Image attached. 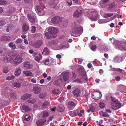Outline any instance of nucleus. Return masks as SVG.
Returning <instances> with one entry per match:
<instances>
[{
    "mask_svg": "<svg viewBox=\"0 0 126 126\" xmlns=\"http://www.w3.org/2000/svg\"><path fill=\"white\" fill-rule=\"evenodd\" d=\"M48 32L45 33V35L47 39H50L55 37L57 35L56 33L58 31L56 28L51 27L47 30Z\"/></svg>",
    "mask_w": 126,
    "mask_h": 126,
    "instance_id": "nucleus-1",
    "label": "nucleus"
},
{
    "mask_svg": "<svg viewBox=\"0 0 126 126\" xmlns=\"http://www.w3.org/2000/svg\"><path fill=\"white\" fill-rule=\"evenodd\" d=\"M82 31L83 29L81 27L74 28L71 31V35L73 36H77L81 34Z\"/></svg>",
    "mask_w": 126,
    "mask_h": 126,
    "instance_id": "nucleus-2",
    "label": "nucleus"
},
{
    "mask_svg": "<svg viewBox=\"0 0 126 126\" xmlns=\"http://www.w3.org/2000/svg\"><path fill=\"white\" fill-rule=\"evenodd\" d=\"M110 98L111 99V105L112 108L114 110L119 108L121 106L118 100L110 96Z\"/></svg>",
    "mask_w": 126,
    "mask_h": 126,
    "instance_id": "nucleus-3",
    "label": "nucleus"
},
{
    "mask_svg": "<svg viewBox=\"0 0 126 126\" xmlns=\"http://www.w3.org/2000/svg\"><path fill=\"white\" fill-rule=\"evenodd\" d=\"M89 14V18L92 21L96 20L98 18V13L95 11H92Z\"/></svg>",
    "mask_w": 126,
    "mask_h": 126,
    "instance_id": "nucleus-4",
    "label": "nucleus"
},
{
    "mask_svg": "<svg viewBox=\"0 0 126 126\" xmlns=\"http://www.w3.org/2000/svg\"><path fill=\"white\" fill-rule=\"evenodd\" d=\"M44 6H36L35 9L39 15L42 16L45 14V11L44 10Z\"/></svg>",
    "mask_w": 126,
    "mask_h": 126,
    "instance_id": "nucleus-5",
    "label": "nucleus"
},
{
    "mask_svg": "<svg viewBox=\"0 0 126 126\" xmlns=\"http://www.w3.org/2000/svg\"><path fill=\"white\" fill-rule=\"evenodd\" d=\"M101 97V94L100 93L97 92H93L91 95L92 98L94 99H100Z\"/></svg>",
    "mask_w": 126,
    "mask_h": 126,
    "instance_id": "nucleus-6",
    "label": "nucleus"
},
{
    "mask_svg": "<svg viewBox=\"0 0 126 126\" xmlns=\"http://www.w3.org/2000/svg\"><path fill=\"white\" fill-rule=\"evenodd\" d=\"M62 21V18L59 16H55L51 19V21L53 24H58L61 22Z\"/></svg>",
    "mask_w": 126,
    "mask_h": 126,
    "instance_id": "nucleus-7",
    "label": "nucleus"
},
{
    "mask_svg": "<svg viewBox=\"0 0 126 126\" xmlns=\"http://www.w3.org/2000/svg\"><path fill=\"white\" fill-rule=\"evenodd\" d=\"M43 43V41L42 40H38L33 43V46L35 48H39Z\"/></svg>",
    "mask_w": 126,
    "mask_h": 126,
    "instance_id": "nucleus-8",
    "label": "nucleus"
},
{
    "mask_svg": "<svg viewBox=\"0 0 126 126\" xmlns=\"http://www.w3.org/2000/svg\"><path fill=\"white\" fill-rule=\"evenodd\" d=\"M116 47L120 48H122L123 50H126V42H119L116 45Z\"/></svg>",
    "mask_w": 126,
    "mask_h": 126,
    "instance_id": "nucleus-9",
    "label": "nucleus"
},
{
    "mask_svg": "<svg viewBox=\"0 0 126 126\" xmlns=\"http://www.w3.org/2000/svg\"><path fill=\"white\" fill-rule=\"evenodd\" d=\"M69 74L68 73L66 72L64 73L63 75H62L60 78L61 79L64 81H66L68 79Z\"/></svg>",
    "mask_w": 126,
    "mask_h": 126,
    "instance_id": "nucleus-10",
    "label": "nucleus"
},
{
    "mask_svg": "<svg viewBox=\"0 0 126 126\" xmlns=\"http://www.w3.org/2000/svg\"><path fill=\"white\" fill-rule=\"evenodd\" d=\"M41 88L38 86L34 87L32 89L33 92L35 94H38L41 91Z\"/></svg>",
    "mask_w": 126,
    "mask_h": 126,
    "instance_id": "nucleus-11",
    "label": "nucleus"
},
{
    "mask_svg": "<svg viewBox=\"0 0 126 126\" xmlns=\"http://www.w3.org/2000/svg\"><path fill=\"white\" fill-rule=\"evenodd\" d=\"M46 121V119H41L36 122V124L38 126H41L44 125Z\"/></svg>",
    "mask_w": 126,
    "mask_h": 126,
    "instance_id": "nucleus-12",
    "label": "nucleus"
},
{
    "mask_svg": "<svg viewBox=\"0 0 126 126\" xmlns=\"http://www.w3.org/2000/svg\"><path fill=\"white\" fill-rule=\"evenodd\" d=\"M22 60V58L21 57H17L14 60V62L16 65H17L21 62Z\"/></svg>",
    "mask_w": 126,
    "mask_h": 126,
    "instance_id": "nucleus-13",
    "label": "nucleus"
},
{
    "mask_svg": "<svg viewBox=\"0 0 126 126\" xmlns=\"http://www.w3.org/2000/svg\"><path fill=\"white\" fill-rule=\"evenodd\" d=\"M81 14V11L80 10H78L76 11L74 14L73 16L75 18H77L80 16Z\"/></svg>",
    "mask_w": 126,
    "mask_h": 126,
    "instance_id": "nucleus-14",
    "label": "nucleus"
},
{
    "mask_svg": "<svg viewBox=\"0 0 126 126\" xmlns=\"http://www.w3.org/2000/svg\"><path fill=\"white\" fill-rule=\"evenodd\" d=\"M32 95L31 94H24L23 96L21 97V99L22 100H26L28 98L31 97Z\"/></svg>",
    "mask_w": 126,
    "mask_h": 126,
    "instance_id": "nucleus-15",
    "label": "nucleus"
},
{
    "mask_svg": "<svg viewBox=\"0 0 126 126\" xmlns=\"http://www.w3.org/2000/svg\"><path fill=\"white\" fill-rule=\"evenodd\" d=\"M80 92V90L79 89H77L74 90L73 92V94L75 96H78L79 95V94Z\"/></svg>",
    "mask_w": 126,
    "mask_h": 126,
    "instance_id": "nucleus-16",
    "label": "nucleus"
},
{
    "mask_svg": "<svg viewBox=\"0 0 126 126\" xmlns=\"http://www.w3.org/2000/svg\"><path fill=\"white\" fill-rule=\"evenodd\" d=\"M27 15L28 20L31 22L32 23H33L35 21V18L33 16H31L30 14H28Z\"/></svg>",
    "mask_w": 126,
    "mask_h": 126,
    "instance_id": "nucleus-17",
    "label": "nucleus"
},
{
    "mask_svg": "<svg viewBox=\"0 0 126 126\" xmlns=\"http://www.w3.org/2000/svg\"><path fill=\"white\" fill-rule=\"evenodd\" d=\"M62 80L60 78V79H57L55 81H54L53 83L54 85L57 86H58L62 83Z\"/></svg>",
    "mask_w": 126,
    "mask_h": 126,
    "instance_id": "nucleus-18",
    "label": "nucleus"
},
{
    "mask_svg": "<svg viewBox=\"0 0 126 126\" xmlns=\"http://www.w3.org/2000/svg\"><path fill=\"white\" fill-rule=\"evenodd\" d=\"M17 95V94L15 91H11L10 94V96L11 97L15 98Z\"/></svg>",
    "mask_w": 126,
    "mask_h": 126,
    "instance_id": "nucleus-19",
    "label": "nucleus"
},
{
    "mask_svg": "<svg viewBox=\"0 0 126 126\" xmlns=\"http://www.w3.org/2000/svg\"><path fill=\"white\" fill-rule=\"evenodd\" d=\"M10 39V37L9 36H3L1 38V40L2 41H9Z\"/></svg>",
    "mask_w": 126,
    "mask_h": 126,
    "instance_id": "nucleus-20",
    "label": "nucleus"
},
{
    "mask_svg": "<svg viewBox=\"0 0 126 126\" xmlns=\"http://www.w3.org/2000/svg\"><path fill=\"white\" fill-rule=\"evenodd\" d=\"M21 72V69L20 68H18L16 69V70L15 74L16 76H19Z\"/></svg>",
    "mask_w": 126,
    "mask_h": 126,
    "instance_id": "nucleus-21",
    "label": "nucleus"
},
{
    "mask_svg": "<svg viewBox=\"0 0 126 126\" xmlns=\"http://www.w3.org/2000/svg\"><path fill=\"white\" fill-rule=\"evenodd\" d=\"M23 73L27 76H32L33 75L31 72L28 71H23Z\"/></svg>",
    "mask_w": 126,
    "mask_h": 126,
    "instance_id": "nucleus-22",
    "label": "nucleus"
},
{
    "mask_svg": "<svg viewBox=\"0 0 126 126\" xmlns=\"http://www.w3.org/2000/svg\"><path fill=\"white\" fill-rule=\"evenodd\" d=\"M50 52V51L46 47L44 49L42 53L44 54V55L48 54Z\"/></svg>",
    "mask_w": 126,
    "mask_h": 126,
    "instance_id": "nucleus-23",
    "label": "nucleus"
},
{
    "mask_svg": "<svg viewBox=\"0 0 126 126\" xmlns=\"http://www.w3.org/2000/svg\"><path fill=\"white\" fill-rule=\"evenodd\" d=\"M13 86L16 88H19L20 87L21 85L20 83L17 82H14L12 83Z\"/></svg>",
    "mask_w": 126,
    "mask_h": 126,
    "instance_id": "nucleus-24",
    "label": "nucleus"
},
{
    "mask_svg": "<svg viewBox=\"0 0 126 126\" xmlns=\"http://www.w3.org/2000/svg\"><path fill=\"white\" fill-rule=\"evenodd\" d=\"M27 102L28 103L31 104L34 103L36 101V100L34 98H31L27 100Z\"/></svg>",
    "mask_w": 126,
    "mask_h": 126,
    "instance_id": "nucleus-25",
    "label": "nucleus"
},
{
    "mask_svg": "<svg viewBox=\"0 0 126 126\" xmlns=\"http://www.w3.org/2000/svg\"><path fill=\"white\" fill-rule=\"evenodd\" d=\"M65 108L63 105H60L58 106V110L59 111L63 112Z\"/></svg>",
    "mask_w": 126,
    "mask_h": 126,
    "instance_id": "nucleus-26",
    "label": "nucleus"
},
{
    "mask_svg": "<svg viewBox=\"0 0 126 126\" xmlns=\"http://www.w3.org/2000/svg\"><path fill=\"white\" fill-rule=\"evenodd\" d=\"M49 105V103L47 101H45L43 103L42 106L45 108L48 107Z\"/></svg>",
    "mask_w": 126,
    "mask_h": 126,
    "instance_id": "nucleus-27",
    "label": "nucleus"
},
{
    "mask_svg": "<svg viewBox=\"0 0 126 126\" xmlns=\"http://www.w3.org/2000/svg\"><path fill=\"white\" fill-rule=\"evenodd\" d=\"M49 113L47 111H44L43 112V117L44 118L47 117L49 116Z\"/></svg>",
    "mask_w": 126,
    "mask_h": 126,
    "instance_id": "nucleus-28",
    "label": "nucleus"
},
{
    "mask_svg": "<svg viewBox=\"0 0 126 126\" xmlns=\"http://www.w3.org/2000/svg\"><path fill=\"white\" fill-rule=\"evenodd\" d=\"M23 31L24 32H26L29 29V27L27 26H26L25 24L23 25L22 27Z\"/></svg>",
    "mask_w": 126,
    "mask_h": 126,
    "instance_id": "nucleus-29",
    "label": "nucleus"
},
{
    "mask_svg": "<svg viewBox=\"0 0 126 126\" xmlns=\"http://www.w3.org/2000/svg\"><path fill=\"white\" fill-rule=\"evenodd\" d=\"M24 66L27 69H29L31 68L30 63L28 62L24 63Z\"/></svg>",
    "mask_w": 126,
    "mask_h": 126,
    "instance_id": "nucleus-30",
    "label": "nucleus"
},
{
    "mask_svg": "<svg viewBox=\"0 0 126 126\" xmlns=\"http://www.w3.org/2000/svg\"><path fill=\"white\" fill-rule=\"evenodd\" d=\"M9 47L11 48L13 50L15 49L16 48V46L15 45H13L12 42H10L9 44Z\"/></svg>",
    "mask_w": 126,
    "mask_h": 126,
    "instance_id": "nucleus-31",
    "label": "nucleus"
},
{
    "mask_svg": "<svg viewBox=\"0 0 126 126\" xmlns=\"http://www.w3.org/2000/svg\"><path fill=\"white\" fill-rule=\"evenodd\" d=\"M59 92V90L58 89L55 88L52 90V94L55 95L57 94Z\"/></svg>",
    "mask_w": 126,
    "mask_h": 126,
    "instance_id": "nucleus-32",
    "label": "nucleus"
},
{
    "mask_svg": "<svg viewBox=\"0 0 126 126\" xmlns=\"http://www.w3.org/2000/svg\"><path fill=\"white\" fill-rule=\"evenodd\" d=\"M121 59V58L120 57L116 56L114 58V62L115 63L119 62H120Z\"/></svg>",
    "mask_w": 126,
    "mask_h": 126,
    "instance_id": "nucleus-33",
    "label": "nucleus"
},
{
    "mask_svg": "<svg viewBox=\"0 0 126 126\" xmlns=\"http://www.w3.org/2000/svg\"><path fill=\"white\" fill-rule=\"evenodd\" d=\"M49 4L53 6L54 5V6H53L54 8L56 7L57 5V4L55 3V1L54 0L50 1L49 2Z\"/></svg>",
    "mask_w": 126,
    "mask_h": 126,
    "instance_id": "nucleus-34",
    "label": "nucleus"
},
{
    "mask_svg": "<svg viewBox=\"0 0 126 126\" xmlns=\"http://www.w3.org/2000/svg\"><path fill=\"white\" fill-rule=\"evenodd\" d=\"M22 109L23 110H24L25 111H28L29 110V107L28 106L23 105L22 106Z\"/></svg>",
    "mask_w": 126,
    "mask_h": 126,
    "instance_id": "nucleus-35",
    "label": "nucleus"
},
{
    "mask_svg": "<svg viewBox=\"0 0 126 126\" xmlns=\"http://www.w3.org/2000/svg\"><path fill=\"white\" fill-rule=\"evenodd\" d=\"M46 95V94L44 93H40L39 94V97L41 99L45 98Z\"/></svg>",
    "mask_w": 126,
    "mask_h": 126,
    "instance_id": "nucleus-36",
    "label": "nucleus"
},
{
    "mask_svg": "<svg viewBox=\"0 0 126 126\" xmlns=\"http://www.w3.org/2000/svg\"><path fill=\"white\" fill-rule=\"evenodd\" d=\"M108 21H107L106 19H100L98 21V22L99 24H102L105 23L106 22H107Z\"/></svg>",
    "mask_w": 126,
    "mask_h": 126,
    "instance_id": "nucleus-37",
    "label": "nucleus"
},
{
    "mask_svg": "<svg viewBox=\"0 0 126 126\" xmlns=\"http://www.w3.org/2000/svg\"><path fill=\"white\" fill-rule=\"evenodd\" d=\"M68 25L67 22L66 21H65L62 22L61 24V26L62 27H65Z\"/></svg>",
    "mask_w": 126,
    "mask_h": 126,
    "instance_id": "nucleus-38",
    "label": "nucleus"
},
{
    "mask_svg": "<svg viewBox=\"0 0 126 126\" xmlns=\"http://www.w3.org/2000/svg\"><path fill=\"white\" fill-rule=\"evenodd\" d=\"M22 41L20 39H18L15 41V43L16 44H21L22 43Z\"/></svg>",
    "mask_w": 126,
    "mask_h": 126,
    "instance_id": "nucleus-39",
    "label": "nucleus"
},
{
    "mask_svg": "<svg viewBox=\"0 0 126 126\" xmlns=\"http://www.w3.org/2000/svg\"><path fill=\"white\" fill-rule=\"evenodd\" d=\"M49 62V59H47L44 60L43 61V63L44 64L47 65H48Z\"/></svg>",
    "mask_w": 126,
    "mask_h": 126,
    "instance_id": "nucleus-40",
    "label": "nucleus"
},
{
    "mask_svg": "<svg viewBox=\"0 0 126 126\" xmlns=\"http://www.w3.org/2000/svg\"><path fill=\"white\" fill-rule=\"evenodd\" d=\"M14 78L15 76L13 75H12L7 77L6 78V79L8 80H10L14 79Z\"/></svg>",
    "mask_w": 126,
    "mask_h": 126,
    "instance_id": "nucleus-41",
    "label": "nucleus"
},
{
    "mask_svg": "<svg viewBox=\"0 0 126 126\" xmlns=\"http://www.w3.org/2000/svg\"><path fill=\"white\" fill-rule=\"evenodd\" d=\"M76 112L74 111H72L70 114V116L72 117H74L76 116Z\"/></svg>",
    "mask_w": 126,
    "mask_h": 126,
    "instance_id": "nucleus-42",
    "label": "nucleus"
},
{
    "mask_svg": "<svg viewBox=\"0 0 126 126\" xmlns=\"http://www.w3.org/2000/svg\"><path fill=\"white\" fill-rule=\"evenodd\" d=\"M100 115H102L103 117H109V115L108 114L104 112L103 113L102 115L101 114V113L100 112H99Z\"/></svg>",
    "mask_w": 126,
    "mask_h": 126,
    "instance_id": "nucleus-43",
    "label": "nucleus"
},
{
    "mask_svg": "<svg viewBox=\"0 0 126 126\" xmlns=\"http://www.w3.org/2000/svg\"><path fill=\"white\" fill-rule=\"evenodd\" d=\"M30 116L28 115H26L25 116V119L26 121H29L30 119Z\"/></svg>",
    "mask_w": 126,
    "mask_h": 126,
    "instance_id": "nucleus-44",
    "label": "nucleus"
},
{
    "mask_svg": "<svg viewBox=\"0 0 126 126\" xmlns=\"http://www.w3.org/2000/svg\"><path fill=\"white\" fill-rule=\"evenodd\" d=\"M36 2H38L39 3V6H44L43 4L42 3V0H36Z\"/></svg>",
    "mask_w": 126,
    "mask_h": 126,
    "instance_id": "nucleus-45",
    "label": "nucleus"
},
{
    "mask_svg": "<svg viewBox=\"0 0 126 126\" xmlns=\"http://www.w3.org/2000/svg\"><path fill=\"white\" fill-rule=\"evenodd\" d=\"M109 0H102L101 1L100 3L101 4H104L105 3H107Z\"/></svg>",
    "mask_w": 126,
    "mask_h": 126,
    "instance_id": "nucleus-46",
    "label": "nucleus"
},
{
    "mask_svg": "<svg viewBox=\"0 0 126 126\" xmlns=\"http://www.w3.org/2000/svg\"><path fill=\"white\" fill-rule=\"evenodd\" d=\"M10 60V59L9 58L7 57H5L3 58V61L7 63Z\"/></svg>",
    "mask_w": 126,
    "mask_h": 126,
    "instance_id": "nucleus-47",
    "label": "nucleus"
},
{
    "mask_svg": "<svg viewBox=\"0 0 126 126\" xmlns=\"http://www.w3.org/2000/svg\"><path fill=\"white\" fill-rule=\"evenodd\" d=\"M99 106L101 108H104L105 106L104 103L102 102H101L99 104Z\"/></svg>",
    "mask_w": 126,
    "mask_h": 126,
    "instance_id": "nucleus-48",
    "label": "nucleus"
},
{
    "mask_svg": "<svg viewBox=\"0 0 126 126\" xmlns=\"http://www.w3.org/2000/svg\"><path fill=\"white\" fill-rule=\"evenodd\" d=\"M68 105L71 106H73L75 105V104L73 102H68Z\"/></svg>",
    "mask_w": 126,
    "mask_h": 126,
    "instance_id": "nucleus-49",
    "label": "nucleus"
},
{
    "mask_svg": "<svg viewBox=\"0 0 126 126\" xmlns=\"http://www.w3.org/2000/svg\"><path fill=\"white\" fill-rule=\"evenodd\" d=\"M3 72L4 73H7L8 71V70L7 67H4L3 68Z\"/></svg>",
    "mask_w": 126,
    "mask_h": 126,
    "instance_id": "nucleus-50",
    "label": "nucleus"
},
{
    "mask_svg": "<svg viewBox=\"0 0 126 126\" xmlns=\"http://www.w3.org/2000/svg\"><path fill=\"white\" fill-rule=\"evenodd\" d=\"M36 28L34 26L32 27V28L31 29V31L33 33H34L35 32Z\"/></svg>",
    "mask_w": 126,
    "mask_h": 126,
    "instance_id": "nucleus-51",
    "label": "nucleus"
},
{
    "mask_svg": "<svg viewBox=\"0 0 126 126\" xmlns=\"http://www.w3.org/2000/svg\"><path fill=\"white\" fill-rule=\"evenodd\" d=\"M6 23L5 21L0 20V26H2Z\"/></svg>",
    "mask_w": 126,
    "mask_h": 126,
    "instance_id": "nucleus-52",
    "label": "nucleus"
},
{
    "mask_svg": "<svg viewBox=\"0 0 126 126\" xmlns=\"http://www.w3.org/2000/svg\"><path fill=\"white\" fill-rule=\"evenodd\" d=\"M74 81L76 82H77L79 83H82L81 80L79 79H78L74 80Z\"/></svg>",
    "mask_w": 126,
    "mask_h": 126,
    "instance_id": "nucleus-53",
    "label": "nucleus"
},
{
    "mask_svg": "<svg viewBox=\"0 0 126 126\" xmlns=\"http://www.w3.org/2000/svg\"><path fill=\"white\" fill-rule=\"evenodd\" d=\"M90 109L91 111L92 112H94L95 110L94 107L93 106H91V107Z\"/></svg>",
    "mask_w": 126,
    "mask_h": 126,
    "instance_id": "nucleus-54",
    "label": "nucleus"
},
{
    "mask_svg": "<svg viewBox=\"0 0 126 126\" xmlns=\"http://www.w3.org/2000/svg\"><path fill=\"white\" fill-rule=\"evenodd\" d=\"M96 48V47L95 46H92L91 48V49L93 51H94Z\"/></svg>",
    "mask_w": 126,
    "mask_h": 126,
    "instance_id": "nucleus-55",
    "label": "nucleus"
},
{
    "mask_svg": "<svg viewBox=\"0 0 126 126\" xmlns=\"http://www.w3.org/2000/svg\"><path fill=\"white\" fill-rule=\"evenodd\" d=\"M5 2L3 0H0V5H3L5 3Z\"/></svg>",
    "mask_w": 126,
    "mask_h": 126,
    "instance_id": "nucleus-56",
    "label": "nucleus"
},
{
    "mask_svg": "<svg viewBox=\"0 0 126 126\" xmlns=\"http://www.w3.org/2000/svg\"><path fill=\"white\" fill-rule=\"evenodd\" d=\"M18 47L22 49H24L25 48V47L22 46V45H20L18 46Z\"/></svg>",
    "mask_w": 126,
    "mask_h": 126,
    "instance_id": "nucleus-57",
    "label": "nucleus"
},
{
    "mask_svg": "<svg viewBox=\"0 0 126 126\" xmlns=\"http://www.w3.org/2000/svg\"><path fill=\"white\" fill-rule=\"evenodd\" d=\"M35 60L37 61H39L40 60V58L38 56H35Z\"/></svg>",
    "mask_w": 126,
    "mask_h": 126,
    "instance_id": "nucleus-58",
    "label": "nucleus"
},
{
    "mask_svg": "<svg viewBox=\"0 0 126 126\" xmlns=\"http://www.w3.org/2000/svg\"><path fill=\"white\" fill-rule=\"evenodd\" d=\"M82 69V67H79L77 69V71L78 72H81Z\"/></svg>",
    "mask_w": 126,
    "mask_h": 126,
    "instance_id": "nucleus-59",
    "label": "nucleus"
},
{
    "mask_svg": "<svg viewBox=\"0 0 126 126\" xmlns=\"http://www.w3.org/2000/svg\"><path fill=\"white\" fill-rule=\"evenodd\" d=\"M83 61V60L82 59H81L80 58L79 59V61H78V63L79 64H80Z\"/></svg>",
    "mask_w": 126,
    "mask_h": 126,
    "instance_id": "nucleus-60",
    "label": "nucleus"
},
{
    "mask_svg": "<svg viewBox=\"0 0 126 126\" xmlns=\"http://www.w3.org/2000/svg\"><path fill=\"white\" fill-rule=\"evenodd\" d=\"M31 81L32 83H35L36 82V80L35 79L33 78L31 80Z\"/></svg>",
    "mask_w": 126,
    "mask_h": 126,
    "instance_id": "nucleus-61",
    "label": "nucleus"
},
{
    "mask_svg": "<svg viewBox=\"0 0 126 126\" xmlns=\"http://www.w3.org/2000/svg\"><path fill=\"white\" fill-rule=\"evenodd\" d=\"M66 2L67 4L69 5H71L72 4V2L71 0H69V1H67Z\"/></svg>",
    "mask_w": 126,
    "mask_h": 126,
    "instance_id": "nucleus-62",
    "label": "nucleus"
},
{
    "mask_svg": "<svg viewBox=\"0 0 126 126\" xmlns=\"http://www.w3.org/2000/svg\"><path fill=\"white\" fill-rule=\"evenodd\" d=\"M114 4L113 3L111 4L109 6L110 8H113L114 7Z\"/></svg>",
    "mask_w": 126,
    "mask_h": 126,
    "instance_id": "nucleus-63",
    "label": "nucleus"
},
{
    "mask_svg": "<svg viewBox=\"0 0 126 126\" xmlns=\"http://www.w3.org/2000/svg\"><path fill=\"white\" fill-rule=\"evenodd\" d=\"M116 80L117 81H118L120 80V77L119 76H117L115 77Z\"/></svg>",
    "mask_w": 126,
    "mask_h": 126,
    "instance_id": "nucleus-64",
    "label": "nucleus"
}]
</instances>
